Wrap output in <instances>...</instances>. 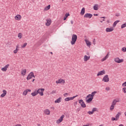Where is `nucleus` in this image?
I'll list each match as a JSON object with an SVG mask.
<instances>
[{
  "label": "nucleus",
  "mask_w": 126,
  "mask_h": 126,
  "mask_svg": "<svg viewBox=\"0 0 126 126\" xmlns=\"http://www.w3.org/2000/svg\"><path fill=\"white\" fill-rule=\"evenodd\" d=\"M95 94V91L93 92L92 93V94H89L86 97V102L87 103H90L92 100H93V97L94 96V94Z\"/></svg>",
  "instance_id": "1"
},
{
  "label": "nucleus",
  "mask_w": 126,
  "mask_h": 126,
  "mask_svg": "<svg viewBox=\"0 0 126 126\" xmlns=\"http://www.w3.org/2000/svg\"><path fill=\"white\" fill-rule=\"evenodd\" d=\"M76 40H77V35L76 34H73L72 35V40L71 41V45H74L76 42Z\"/></svg>",
  "instance_id": "2"
},
{
  "label": "nucleus",
  "mask_w": 126,
  "mask_h": 126,
  "mask_svg": "<svg viewBox=\"0 0 126 126\" xmlns=\"http://www.w3.org/2000/svg\"><path fill=\"white\" fill-rule=\"evenodd\" d=\"M114 61L115 63H124V59H120V58L116 57L114 59Z\"/></svg>",
  "instance_id": "3"
},
{
  "label": "nucleus",
  "mask_w": 126,
  "mask_h": 126,
  "mask_svg": "<svg viewBox=\"0 0 126 126\" xmlns=\"http://www.w3.org/2000/svg\"><path fill=\"white\" fill-rule=\"evenodd\" d=\"M44 91H45V89H39L36 92L37 94H39L40 96H44Z\"/></svg>",
  "instance_id": "4"
},
{
  "label": "nucleus",
  "mask_w": 126,
  "mask_h": 126,
  "mask_svg": "<svg viewBox=\"0 0 126 126\" xmlns=\"http://www.w3.org/2000/svg\"><path fill=\"white\" fill-rule=\"evenodd\" d=\"M32 77H34V78H35V76L34 75V73H33V72H32L28 75L27 79V80H29L31 79Z\"/></svg>",
  "instance_id": "5"
},
{
  "label": "nucleus",
  "mask_w": 126,
  "mask_h": 126,
  "mask_svg": "<svg viewBox=\"0 0 126 126\" xmlns=\"http://www.w3.org/2000/svg\"><path fill=\"white\" fill-rule=\"evenodd\" d=\"M109 81L110 79L109 78V75H105L102 79V81H103V82H109Z\"/></svg>",
  "instance_id": "6"
},
{
  "label": "nucleus",
  "mask_w": 126,
  "mask_h": 126,
  "mask_svg": "<svg viewBox=\"0 0 126 126\" xmlns=\"http://www.w3.org/2000/svg\"><path fill=\"white\" fill-rule=\"evenodd\" d=\"M119 102H120V99L119 98L114 99L112 101L111 105L115 106L116 105H117V103Z\"/></svg>",
  "instance_id": "7"
},
{
  "label": "nucleus",
  "mask_w": 126,
  "mask_h": 126,
  "mask_svg": "<svg viewBox=\"0 0 126 126\" xmlns=\"http://www.w3.org/2000/svg\"><path fill=\"white\" fill-rule=\"evenodd\" d=\"M77 96H78V95H76V96H74L73 97H66L64 99V100L66 102H68V101H70L71 100H73V99H74V98H75L76 97H77Z\"/></svg>",
  "instance_id": "8"
},
{
  "label": "nucleus",
  "mask_w": 126,
  "mask_h": 126,
  "mask_svg": "<svg viewBox=\"0 0 126 126\" xmlns=\"http://www.w3.org/2000/svg\"><path fill=\"white\" fill-rule=\"evenodd\" d=\"M79 103L80 104L81 107L82 108H85L86 107V105L85 104V103H84V101H83V100L80 99L79 100Z\"/></svg>",
  "instance_id": "9"
},
{
  "label": "nucleus",
  "mask_w": 126,
  "mask_h": 126,
  "mask_svg": "<svg viewBox=\"0 0 126 126\" xmlns=\"http://www.w3.org/2000/svg\"><path fill=\"white\" fill-rule=\"evenodd\" d=\"M63 118H64V115H62L59 119H58L57 121V124H61L62 122H63Z\"/></svg>",
  "instance_id": "10"
},
{
  "label": "nucleus",
  "mask_w": 126,
  "mask_h": 126,
  "mask_svg": "<svg viewBox=\"0 0 126 126\" xmlns=\"http://www.w3.org/2000/svg\"><path fill=\"white\" fill-rule=\"evenodd\" d=\"M93 16V15L90 13H86L84 16V18H91Z\"/></svg>",
  "instance_id": "11"
},
{
  "label": "nucleus",
  "mask_w": 126,
  "mask_h": 126,
  "mask_svg": "<svg viewBox=\"0 0 126 126\" xmlns=\"http://www.w3.org/2000/svg\"><path fill=\"white\" fill-rule=\"evenodd\" d=\"M9 67V64H7L5 65L4 66V67L1 68V70H2V71H6V70H7V68H8Z\"/></svg>",
  "instance_id": "12"
},
{
  "label": "nucleus",
  "mask_w": 126,
  "mask_h": 126,
  "mask_svg": "<svg viewBox=\"0 0 126 126\" xmlns=\"http://www.w3.org/2000/svg\"><path fill=\"white\" fill-rule=\"evenodd\" d=\"M47 22L46 23L45 25L46 26H50L51 24L52 23V20L51 19H47L46 20Z\"/></svg>",
  "instance_id": "13"
},
{
  "label": "nucleus",
  "mask_w": 126,
  "mask_h": 126,
  "mask_svg": "<svg viewBox=\"0 0 126 126\" xmlns=\"http://www.w3.org/2000/svg\"><path fill=\"white\" fill-rule=\"evenodd\" d=\"M106 32H113L114 31V28L110 27V28H107L105 30Z\"/></svg>",
  "instance_id": "14"
},
{
  "label": "nucleus",
  "mask_w": 126,
  "mask_h": 126,
  "mask_svg": "<svg viewBox=\"0 0 126 126\" xmlns=\"http://www.w3.org/2000/svg\"><path fill=\"white\" fill-rule=\"evenodd\" d=\"M106 73L105 70H102L98 72L97 76H99L100 75H104Z\"/></svg>",
  "instance_id": "15"
},
{
  "label": "nucleus",
  "mask_w": 126,
  "mask_h": 126,
  "mask_svg": "<svg viewBox=\"0 0 126 126\" xmlns=\"http://www.w3.org/2000/svg\"><path fill=\"white\" fill-rule=\"evenodd\" d=\"M65 81L63 79H60L56 81V83H64Z\"/></svg>",
  "instance_id": "16"
},
{
  "label": "nucleus",
  "mask_w": 126,
  "mask_h": 126,
  "mask_svg": "<svg viewBox=\"0 0 126 126\" xmlns=\"http://www.w3.org/2000/svg\"><path fill=\"white\" fill-rule=\"evenodd\" d=\"M89 60H90V56H87V55H85L84 57V62H87V61H89Z\"/></svg>",
  "instance_id": "17"
},
{
  "label": "nucleus",
  "mask_w": 126,
  "mask_h": 126,
  "mask_svg": "<svg viewBox=\"0 0 126 126\" xmlns=\"http://www.w3.org/2000/svg\"><path fill=\"white\" fill-rule=\"evenodd\" d=\"M19 48V45H17L16 46V49L14 50L13 53L14 54H17V52L19 51V49L18 48Z\"/></svg>",
  "instance_id": "18"
},
{
  "label": "nucleus",
  "mask_w": 126,
  "mask_h": 126,
  "mask_svg": "<svg viewBox=\"0 0 126 126\" xmlns=\"http://www.w3.org/2000/svg\"><path fill=\"white\" fill-rule=\"evenodd\" d=\"M3 93L0 95V97H1L2 98H3V97H4L5 96V95H6V91L5 90H3L2 91Z\"/></svg>",
  "instance_id": "19"
},
{
  "label": "nucleus",
  "mask_w": 126,
  "mask_h": 126,
  "mask_svg": "<svg viewBox=\"0 0 126 126\" xmlns=\"http://www.w3.org/2000/svg\"><path fill=\"white\" fill-rule=\"evenodd\" d=\"M51 113V111H50V110L49 109H45L44 111V113L45 114V115H50Z\"/></svg>",
  "instance_id": "20"
},
{
  "label": "nucleus",
  "mask_w": 126,
  "mask_h": 126,
  "mask_svg": "<svg viewBox=\"0 0 126 126\" xmlns=\"http://www.w3.org/2000/svg\"><path fill=\"white\" fill-rule=\"evenodd\" d=\"M121 115H122L121 112H118L117 114L116 115L115 118H116L117 121H119V119H120V116H121Z\"/></svg>",
  "instance_id": "21"
},
{
  "label": "nucleus",
  "mask_w": 126,
  "mask_h": 126,
  "mask_svg": "<svg viewBox=\"0 0 126 126\" xmlns=\"http://www.w3.org/2000/svg\"><path fill=\"white\" fill-rule=\"evenodd\" d=\"M15 19L16 20H20L21 19V16L20 15H17L15 17Z\"/></svg>",
  "instance_id": "22"
},
{
  "label": "nucleus",
  "mask_w": 126,
  "mask_h": 126,
  "mask_svg": "<svg viewBox=\"0 0 126 126\" xmlns=\"http://www.w3.org/2000/svg\"><path fill=\"white\" fill-rule=\"evenodd\" d=\"M84 13H85V8L83 7L81 9L80 14H81V15H84Z\"/></svg>",
  "instance_id": "23"
},
{
  "label": "nucleus",
  "mask_w": 126,
  "mask_h": 126,
  "mask_svg": "<svg viewBox=\"0 0 126 126\" xmlns=\"http://www.w3.org/2000/svg\"><path fill=\"white\" fill-rule=\"evenodd\" d=\"M86 43L87 44V45L88 47H90L91 46V42H90L89 41H88L87 39H85V40Z\"/></svg>",
  "instance_id": "24"
},
{
  "label": "nucleus",
  "mask_w": 126,
  "mask_h": 126,
  "mask_svg": "<svg viewBox=\"0 0 126 126\" xmlns=\"http://www.w3.org/2000/svg\"><path fill=\"white\" fill-rule=\"evenodd\" d=\"M108 58H109V54H107L105 57L102 59L101 62H104V61H106Z\"/></svg>",
  "instance_id": "25"
},
{
  "label": "nucleus",
  "mask_w": 126,
  "mask_h": 126,
  "mask_svg": "<svg viewBox=\"0 0 126 126\" xmlns=\"http://www.w3.org/2000/svg\"><path fill=\"white\" fill-rule=\"evenodd\" d=\"M51 8V5H48L47 6H46L44 9V11H47V10H49Z\"/></svg>",
  "instance_id": "26"
},
{
  "label": "nucleus",
  "mask_w": 126,
  "mask_h": 126,
  "mask_svg": "<svg viewBox=\"0 0 126 126\" xmlns=\"http://www.w3.org/2000/svg\"><path fill=\"white\" fill-rule=\"evenodd\" d=\"M21 74L23 76H24L25 74H26V69H23L22 70Z\"/></svg>",
  "instance_id": "27"
},
{
  "label": "nucleus",
  "mask_w": 126,
  "mask_h": 126,
  "mask_svg": "<svg viewBox=\"0 0 126 126\" xmlns=\"http://www.w3.org/2000/svg\"><path fill=\"white\" fill-rule=\"evenodd\" d=\"M62 102V97H59L55 101V103H61Z\"/></svg>",
  "instance_id": "28"
},
{
  "label": "nucleus",
  "mask_w": 126,
  "mask_h": 126,
  "mask_svg": "<svg viewBox=\"0 0 126 126\" xmlns=\"http://www.w3.org/2000/svg\"><path fill=\"white\" fill-rule=\"evenodd\" d=\"M94 112H95V108H94L93 109L92 111H89L88 113L89 115H93V114H94Z\"/></svg>",
  "instance_id": "29"
},
{
  "label": "nucleus",
  "mask_w": 126,
  "mask_h": 126,
  "mask_svg": "<svg viewBox=\"0 0 126 126\" xmlns=\"http://www.w3.org/2000/svg\"><path fill=\"white\" fill-rule=\"evenodd\" d=\"M119 22H120V21L119 20H117L113 24V27H116L117 24H118V23H119Z\"/></svg>",
  "instance_id": "30"
},
{
  "label": "nucleus",
  "mask_w": 126,
  "mask_h": 126,
  "mask_svg": "<svg viewBox=\"0 0 126 126\" xmlns=\"http://www.w3.org/2000/svg\"><path fill=\"white\" fill-rule=\"evenodd\" d=\"M31 95L33 96H36V95H38V93H37V91H35L33 93H32Z\"/></svg>",
  "instance_id": "31"
},
{
  "label": "nucleus",
  "mask_w": 126,
  "mask_h": 126,
  "mask_svg": "<svg viewBox=\"0 0 126 126\" xmlns=\"http://www.w3.org/2000/svg\"><path fill=\"white\" fill-rule=\"evenodd\" d=\"M100 5L97 4H95V10H98Z\"/></svg>",
  "instance_id": "32"
},
{
  "label": "nucleus",
  "mask_w": 126,
  "mask_h": 126,
  "mask_svg": "<svg viewBox=\"0 0 126 126\" xmlns=\"http://www.w3.org/2000/svg\"><path fill=\"white\" fill-rule=\"evenodd\" d=\"M115 109V106L111 104L109 110L110 111H113Z\"/></svg>",
  "instance_id": "33"
},
{
  "label": "nucleus",
  "mask_w": 126,
  "mask_h": 126,
  "mask_svg": "<svg viewBox=\"0 0 126 126\" xmlns=\"http://www.w3.org/2000/svg\"><path fill=\"white\" fill-rule=\"evenodd\" d=\"M126 27V23L123 24L121 25V29H124V28Z\"/></svg>",
  "instance_id": "34"
},
{
  "label": "nucleus",
  "mask_w": 126,
  "mask_h": 126,
  "mask_svg": "<svg viewBox=\"0 0 126 126\" xmlns=\"http://www.w3.org/2000/svg\"><path fill=\"white\" fill-rule=\"evenodd\" d=\"M18 37L19 39H21V38H22V33H19L18 35Z\"/></svg>",
  "instance_id": "35"
},
{
  "label": "nucleus",
  "mask_w": 126,
  "mask_h": 126,
  "mask_svg": "<svg viewBox=\"0 0 126 126\" xmlns=\"http://www.w3.org/2000/svg\"><path fill=\"white\" fill-rule=\"evenodd\" d=\"M27 93H28L27 90H26V91H24L23 93V95H24V96H26Z\"/></svg>",
  "instance_id": "36"
},
{
  "label": "nucleus",
  "mask_w": 126,
  "mask_h": 126,
  "mask_svg": "<svg viewBox=\"0 0 126 126\" xmlns=\"http://www.w3.org/2000/svg\"><path fill=\"white\" fill-rule=\"evenodd\" d=\"M27 46V43H25L23 45H22V48H25Z\"/></svg>",
  "instance_id": "37"
},
{
  "label": "nucleus",
  "mask_w": 126,
  "mask_h": 126,
  "mask_svg": "<svg viewBox=\"0 0 126 126\" xmlns=\"http://www.w3.org/2000/svg\"><path fill=\"white\" fill-rule=\"evenodd\" d=\"M122 91L124 92V93H126V88L124 87L122 89Z\"/></svg>",
  "instance_id": "38"
},
{
  "label": "nucleus",
  "mask_w": 126,
  "mask_h": 126,
  "mask_svg": "<svg viewBox=\"0 0 126 126\" xmlns=\"http://www.w3.org/2000/svg\"><path fill=\"white\" fill-rule=\"evenodd\" d=\"M111 121H112V122H114V121H118V120L116 119V118H115V117H112V118H111Z\"/></svg>",
  "instance_id": "39"
},
{
  "label": "nucleus",
  "mask_w": 126,
  "mask_h": 126,
  "mask_svg": "<svg viewBox=\"0 0 126 126\" xmlns=\"http://www.w3.org/2000/svg\"><path fill=\"white\" fill-rule=\"evenodd\" d=\"M122 52H126V47L122 48Z\"/></svg>",
  "instance_id": "40"
},
{
  "label": "nucleus",
  "mask_w": 126,
  "mask_h": 126,
  "mask_svg": "<svg viewBox=\"0 0 126 126\" xmlns=\"http://www.w3.org/2000/svg\"><path fill=\"white\" fill-rule=\"evenodd\" d=\"M122 86L123 87H126V82H125L124 83H123Z\"/></svg>",
  "instance_id": "41"
},
{
  "label": "nucleus",
  "mask_w": 126,
  "mask_h": 126,
  "mask_svg": "<svg viewBox=\"0 0 126 126\" xmlns=\"http://www.w3.org/2000/svg\"><path fill=\"white\" fill-rule=\"evenodd\" d=\"M105 90H106V91H109L110 90V87H107L105 88Z\"/></svg>",
  "instance_id": "42"
},
{
  "label": "nucleus",
  "mask_w": 126,
  "mask_h": 126,
  "mask_svg": "<svg viewBox=\"0 0 126 126\" xmlns=\"http://www.w3.org/2000/svg\"><path fill=\"white\" fill-rule=\"evenodd\" d=\"M67 95H68V93H65V94H63V96L64 97H67Z\"/></svg>",
  "instance_id": "43"
},
{
  "label": "nucleus",
  "mask_w": 126,
  "mask_h": 126,
  "mask_svg": "<svg viewBox=\"0 0 126 126\" xmlns=\"http://www.w3.org/2000/svg\"><path fill=\"white\" fill-rule=\"evenodd\" d=\"M65 15V17H66L67 18V17L69 16V13H66Z\"/></svg>",
  "instance_id": "44"
},
{
  "label": "nucleus",
  "mask_w": 126,
  "mask_h": 126,
  "mask_svg": "<svg viewBox=\"0 0 126 126\" xmlns=\"http://www.w3.org/2000/svg\"><path fill=\"white\" fill-rule=\"evenodd\" d=\"M56 94V91H53L52 92H51V94Z\"/></svg>",
  "instance_id": "45"
},
{
  "label": "nucleus",
  "mask_w": 126,
  "mask_h": 126,
  "mask_svg": "<svg viewBox=\"0 0 126 126\" xmlns=\"http://www.w3.org/2000/svg\"><path fill=\"white\" fill-rule=\"evenodd\" d=\"M99 110L97 108H95V112H98Z\"/></svg>",
  "instance_id": "46"
},
{
  "label": "nucleus",
  "mask_w": 126,
  "mask_h": 126,
  "mask_svg": "<svg viewBox=\"0 0 126 126\" xmlns=\"http://www.w3.org/2000/svg\"><path fill=\"white\" fill-rule=\"evenodd\" d=\"M26 90H27L28 92H31V90L27 89Z\"/></svg>",
  "instance_id": "47"
},
{
  "label": "nucleus",
  "mask_w": 126,
  "mask_h": 126,
  "mask_svg": "<svg viewBox=\"0 0 126 126\" xmlns=\"http://www.w3.org/2000/svg\"><path fill=\"white\" fill-rule=\"evenodd\" d=\"M66 18H66V17H64V19H63V20H66Z\"/></svg>",
  "instance_id": "48"
},
{
  "label": "nucleus",
  "mask_w": 126,
  "mask_h": 126,
  "mask_svg": "<svg viewBox=\"0 0 126 126\" xmlns=\"http://www.w3.org/2000/svg\"><path fill=\"white\" fill-rule=\"evenodd\" d=\"M51 109H52V110H55V107H51Z\"/></svg>",
  "instance_id": "49"
},
{
  "label": "nucleus",
  "mask_w": 126,
  "mask_h": 126,
  "mask_svg": "<svg viewBox=\"0 0 126 126\" xmlns=\"http://www.w3.org/2000/svg\"><path fill=\"white\" fill-rule=\"evenodd\" d=\"M100 18H103L104 19H105V18H106V17H100Z\"/></svg>",
  "instance_id": "50"
},
{
  "label": "nucleus",
  "mask_w": 126,
  "mask_h": 126,
  "mask_svg": "<svg viewBox=\"0 0 126 126\" xmlns=\"http://www.w3.org/2000/svg\"><path fill=\"white\" fill-rule=\"evenodd\" d=\"M71 24H73V21H71Z\"/></svg>",
  "instance_id": "51"
},
{
  "label": "nucleus",
  "mask_w": 126,
  "mask_h": 126,
  "mask_svg": "<svg viewBox=\"0 0 126 126\" xmlns=\"http://www.w3.org/2000/svg\"><path fill=\"white\" fill-rule=\"evenodd\" d=\"M34 81H35V79H32V82H34Z\"/></svg>",
  "instance_id": "52"
},
{
  "label": "nucleus",
  "mask_w": 126,
  "mask_h": 126,
  "mask_svg": "<svg viewBox=\"0 0 126 126\" xmlns=\"http://www.w3.org/2000/svg\"><path fill=\"white\" fill-rule=\"evenodd\" d=\"M93 8H94V10H95V5L94 6Z\"/></svg>",
  "instance_id": "53"
},
{
  "label": "nucleus",
  "mask_w": 126,
  "mask_h": 126,
  "mask_svg": "<svg viewBox=\"0 0 126 126\" xmlns=\"http://www.w3.org/2000/svg\"><path fill=\"white\" fill-rule=\"evenodd\" d=\"M107 23H110V21H109V20H108V21H107Z\"/></svg>",
  "instance_id": "54"
},
{
  "label": "nucleus",
  "mask_w": 126,
  "mask_h": 126,
  "mask_svg": "<svg viewBox=\"0 0 126 126\" xmlns=\"http://www.w3.org/2000/svg\"><path fill=\"white\" fill-rule=\"evenodd\" d=\"M124 114H125V116L126 117V112H125Z\"/></svg>",
  "instance_id": "55"
},
{
  "label": "nucleus",
  "mask_w": 126,
  "mask_h": 126,
  "mask_svg": "<svg viewBox=\"0 0 126 126\" xmlns=\"http://www.w3.org/2000/svg\"><path fill=\"white\" fill-rule=\"evenodd\" d=\"M83 126H89V125H84Z\"/></svg>",
  "instance_id": "56"
},
{
  "label": "nucleus",
  "mask_w": 126,
  "mask_h": 126,
  "mask_svg": "<svg viewBox=\"0 0 126 126\" xmlns=\"http://www.w3.org/2000/svg\"><path fill=\"white\" fill-rule=\"evenodd\" d=\"M95 16H98V14H95Z\"/></svg>",
  "instance_id": "57"
},
{
  "label": "nucleus",
  "mask_w": 126,
  "mask_h": 126,
  "mask_svg": "<svg viewBox=\"0 0 126 126\" xmlns=\"http://www.w3.org/2000/svg\"><path fill=\"white\" fill-rule=\"evenodd\" d=\"M100 22H101V23H103V21H100Z\"/></svg>",
  "instance_id": "58"
},
{
  "label": "nucleus",
  "mask_w": 126,
  "mask_h": 126,
  "mask_svg": "<svg viewBox=\"0 0 126 126\" xmlns=\"http://www.w3.org/2000/svg\"><path fill=\"white\" fill-rule=\"evenodd\" d=\"M50 54H51V55H53V52H50Z\"/></svg>",
  "instance_id": "59"
},
{
  "label": "nucleus",
  "mask_w": 126,
  "mask_h": 126,
  "mask_svg": "<svg viewBox=\"0 0 126 126\" xmlns=\"http://www.w3.org/2000/svg\"><path fill=\"white\" fill-rule=\"evenodd\" d=\"M38 126H41L40 124H38V125H37Z\"/></svg>",
  "instance_id": "60"
},
{
  "label": "nucleus",
  "mask_w": 126,
  "mask_h": 126,
  "mask_svg": "<svg viewBox=\"0 0 126 126\" xmlns=\"http://www.w3.org/2000/svg\"><path fill=\"white\" fill-rule=\"evenodd\" d=\"M99 126H103V125H101Z\"/></svg>",
  "instance_id": "61"
},
{
  "label": "nucleus",
  "mask_w": 126,
  "mask_h": 126,
  "mask_svg": "<svg viewBox=\"0 0 126 126\" xmlns=\"http://www.w3.org/2000/svg\"><path fill=\"white\" fill-rule=\"evenodd\" d=\"M102 21H105V19H103V20H102Z\"/></svg>",
  "instance_id": "62"
},
{
  "label": "nucleus",
  "mask_w": 126,
  "mask_h": 126,
  "mask_svg": "<svg viewBox=\"0 0 126 126\" xmlns=\"http://www.w3.org/2000/svg\"><path fill=\"white\" fill-rule=\"evenodd\" d=\"M94 41H95V39H94L93 42H94Z\"/></svg>",
  "instance_id": "63"
},
{
  "label": "nucleus",
  "mask_w": 126,
  "mask_h": 126,
  "mask_svg": "<svg viewBox=\"0 0 126 126\" xmlns=\"http://www.w3.org/2000/svg\"><path fill=\"white\" fill-rule=\"evenodd\" d=\"M96 93H97V92H95V94H96Z\"/></svg>",
  "instance_id": "64"
}]
</instances>
